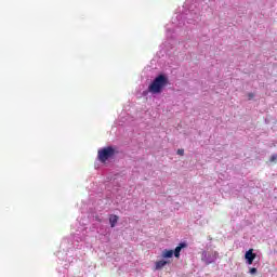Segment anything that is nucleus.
I'll use <instances>...</instances> for the list:
<instances>
[{
    "mask_svg": "<svg viewBox=\"0 0 277 277\" xmlns=\"http://www.w3.org/2000/svg\"><path fill=\"white\" fill-rule=\"evenodd\" d=\"M168 84V77L166 75H159L154 79V81L149 84L148 90L151 94H161V91Z\"/></svg>",
    "mask_w": 277,
    "mask_h": 277,
    "instance_id": "obj_1",
    "label": "nucleus"
},
{
    "mask_svg": "<svg viewBox=\"0 0 277 277\" xmlns=\"http://www.w3.org/2000/svg\"><path fill=\"white\" fill-rule=\"evenodd\" d=\"M116 155V148L108 146L104 147L102 149H98L97 151V159L101 161V163H106L108 159H111Z\"/></svg>",
    "mask_w": 277,
    "mask_h": 277,
    "instance_id": "obj_2",
    "label": "nucleus"
},
{
    "mask_svg": "<svg viewBox=\"0 0 277 277\" xmlns=\"http://www.w3.org/2000/svg\"><path fill=\"white\" fill-rule=\"evenodd\" d=\"M245 259L248 265H252V263H254V259H256V253H254V249H249L245 254Z\"/></svg>",
    "mask_w": 277,
    "mask_h": 277,
    "instance_id": "obj_3",
    "label": "nucleus"
},
{
    "mask_svg": "<svg viewBox=\"0 0 277 277\" xmlns=\"http://www.w3.org/2000/svg\"><path fill=\"white\" fill-rule=\"evenodd\" d=\"M182 248H187V243L185 242H181L175 250L173 251V254L175 256V259H181V250Z\"/></svg>",
    "mask_w": 277,
    "mask_h": 277,
    "instance_id": "obj_4",
    "label": "nucleus"
},
{
    "mask_svg": "<svg viewBox=\"0 0 277 277\" xmlns=\"http://www.w3.org/2000/svg\"><path fill=\"white\" fill-rule=\"evenodd\" d=\"M172 256H174V250H163L162 251V258L163 259H172Z\"/></svg>",
    "mask_w": 277,
    "mask_h": 277,
    "instance_id": "obj_5",
    "label": "nucleus"
},
{
    "mask_svg": "<svg viewBox=\"0 0 277 277\" xmlns=\"http://www.w3.org/2000/svg\"><path fill=\"white\" fill-rule=\"evenodd\" d=\"M109 224H110L111 228H114L116 226V224H118V215L111 214L109 216Z\"/></svg>",
    "mask_w": 277,
    "mask_h": 277,
    "instance_id": "obj_6",
    "label": "nucleus"
},
{
    "mask_svg": "<svg viewBox=\"0 0 277 277\" xmlns=\"http://www.w3.org/2000/svg\"><path fill=\"white\" fill-rule=\"evenodd\" d=\"M168 261L166 260H160L158 262H156V269H163V267H166V265H168Z\"/></svg>",
    "mask_w": 277,
    "mask_h": 277,
    "instance_id": "obj_7",
    "label": "nucleus"
},
{
    "mask_svg": "<svg viewBox=\"0 0 277 277\" xmlns=\"http://www.w3.org/2000/svg\"><path fill=\"white\" fill-rule=\"evenodd\" d=\"M256 268L255 267H251L250 269H249V274H251L252 276H254V274H256Z\"/></svg>",
    "mask_w": 277,
    "mask_h": 277,
    "instance_id": "obj_8",
    "label": "nucleus"
},
{
    "mask_svg": "<svg viewBox=\"0 0 277 277\" xmlns=\"http://www.w3.org/2000/svg\"><path fill=\"white\" fill-rule=\"evenodd\" d=\"M177 155L183 157L185 155V149H177Z\"/></svg>",
    "mask_w": 277,
    "mask_h": 277,
    "instance_id": "obj_9",
    "label": "nucleus"
},
{
    "mask_svg": "<svg viewBox=\"0 0 277 277\" xmlns=\"http://www.w3.org/2000/svg\"><path fill=\"white\" fill-rule=\"evenodd\" d=\"M252 98H254V93H248V100L252 101Z\"/></svg>",
    "mask_w": 277,
    "mask_h": 277,
    "instance_id": "obj_10",
    "label": "nucleus"
}]
</instances>
